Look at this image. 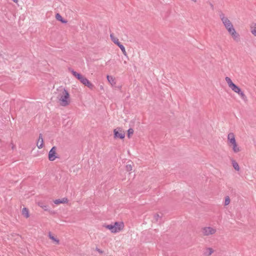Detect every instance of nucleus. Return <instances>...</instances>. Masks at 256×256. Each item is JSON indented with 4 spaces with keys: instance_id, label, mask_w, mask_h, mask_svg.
Here are the masks:
<instances>
[{
    "instance_id": "nucleus-1",
    "label": "nucleus",
    "mask_w": 256,
    "mask_h": 256,
    "mask_svg": "<svg viewBox=\"0 0 256 256\" xmlns=\"http://www.w3.org/2000/svg\"><path fill=\"white\" fill-rule=\"evenodd\" d=\"M220 18L225 28L228 30L229 34L232 36L234 40L236 42L239 41V34L236 32L230 21L227 18L224 16V14H220Z\"/></svg>"
},
{
    "instance_id": "nucleus-2",
    "label": "nucleus",
    "mask_w": 256,
    "mask_h": 256,
    "mask_svg": "<svg viewBox=\"0 0 256 256\" xmlns=\"http://www.w3.org/2000/svg\"><path fill=\"white\" fill-rule=\"evenodd\" d=\"M57 98L62 106H66L70 104V94L68 90L64 88L60 90Z\"/></svg>"
},
{
    "instance_id": "nucleus-3",
    "label": "nucleus",
    "mask_w": 256,
    "mask_h": 256,
    "mask_svg": "<svg viewBox=\"0 0 256 256\" xmlns=\"http://www.w3.org/2000/svg\"><path fill=\"white\" fill-rule=\"evenodd\" d=\"M71 72L73 76H74L78 80H80V82L82 83L84 85L87 86L92 90L94 89V85L91 83L90 81L85 76L74 70H71Z\"/></svg>"
},
{
    "instance_id": "nucleus-4",
    "label": "nucleus",
    "mask_w": 256,
    "mask_h": 256,
    "mask_svg": "<svg viewBox=\"0 0 256 256\" xmlns=\"http://www.w3.org/2000/svg\"><path fill=\"white\" fill-rule=\"evenodd\" d=\"M105 227L110 230L112 232L116 233L120 232L124 228V224L122 222H115L114 224H107Z\"/></svg>"
},
{
    "instance_id": "nucleus-5",
    "label": "nucleus",
    "mask_w": 256,
    "mask_h": 256,
    "mask_svg": "<svg viewBox=\"0 0 256 256\" xmlns=\"http://www.w3.org/2000/svg\"><path fill=\"white\" fill-rule=\"evenodd\" d=\"M114 138L123 139L125 136L124 131L120 128H117L114 130Z\"/></svg>"
},
{
    "instance_id": "nucleus-6",
    "label": "nucleus",
    "mask_w": 256,
    "mask_h": 256,
    "mask_svg": "<svg viewBox=\"0 0 256 256\" xmlns=\"http://www.w3.org/2000/svg\"><path fill=\"white\" fill-rule=\"evenodd\" d=\"M202 232L204 236H208L216 233V230L212 227H204L202 228Z\"/></svg>"
},
{
    "instance_id": "nucleus-7",
    "label": "nucleus",
    "mask_w": 256,
    "mask_h": 256,
    "mask_svg": "<svg viewBox=\"0 0 256 256\" xmlns=\"http://www.w3.org/2000/svg\"><path fill=\"white\" fill-rule=\"evenodd\" d=\"M234 92L237 93L241 98L242 100L244 101H247V97L244 93L242 91L241 89L238 86L236 85L234 87V88L232 90Z\"/></svg>"
},
{
    "instance_id": "nucleus-8",
    "label": "nucleus",
    "mask_w": 256,
    "mask_h": 256,
    "mask_svg": "<svg viewBox=\"0 0 256 256\" xmlns=\"http://www.w3.org/2000/svg\"><path fill=\"white\" fill-rule=\"evenodd\" d=\"M56 147L53 146L48 152V159L50 161H54L56 158Z\"/></svg>"
},
{
    "instance_id": "nucleus-9",
    "label": "nucleus",
    "mask_w": 256,
    "mask_h": 256,
    "mask_svg": "<svg viewBox=\"0 0 256 256\" xmlns=\"http://www.w3.org/2000/svg\"><path fill=\"white\" fill-rule=\"evenodd\" d=\"M228 140L230 144H234L236 142L235 136L234 133L230 132L228 134Z\"/></svg>"
},
{
    "instance_id": "nucleus-10",
    "label": "nucleus",
    "mask_w": 256,
    "mask_h": 256,
    "mask_svg": "<svg viewBox=\"0 0 256 256\" xmlns=\"http://www.w3.org/2000/svg\"><path fill=\"white\" fill-rule=\"evenodd\" d=\"M37 146L38 148H41L44 146V140L42 138V134H39L38 140L37 142Z\"/></svg>"
},
{
    "instance_id": "nucleus-11",
    "label": "nucleus",
    "mask_w": 256,
    "mask_h": 256,
    "mask_svg": "<svg viewBox=\"0 0 256 256\" xmlns=\"http://www.w3.org/2000/svg\"><path fill=\"white\" fill-rule=\"evenodd\" d=\"M110 38L112 42L116 44L118 46L121 44L120 42H119L118 39L117 38H116L114 36L113 33L110 34Z\"/></svg>"
},
{
    "instance_id": "nucleus-12",
    "label": "nucleus",
    "mask_w": 256,
    "mask_h": 256,
    "mask_svg": "<svg viewBox=\"0 0 256 256\" xmlns=\"http://www.w3.org/2000/svg\"><path fill=\"white\" fill-rule=\"evenodd\" d=\"M225 80L226 82L228 83V86L232 90V88H234V87L236 86V84H235L232 82V80H231V79L229 77H228V76L226 77L225 78Z\"/></svg>"
},
{
    "instance_id": "nucleus-13",
    "label": "nucleus",
    "mask_w": 256,
    "mask_h": 256,
    "mask_svg": "<svg viewBox=\"0 0 256 256\" xmlns=\"http://www.w3.org/2000/svg\"><path fill=\"white\" fill-rule=\"evenodd\" d=\"M68 201V199L66 198H63L62 199H58L54 201V203L56 204H64L67 202Z\"/></svg>"
},
{
    "instance_id": "nucleus-14",
    "label": "nucleus",
    "mask_w": 256,
    "mask_h": 256,
    "mask_svg": "<svg viewBox=\"0 0 256 256\" xmlns=\"http://www.w3.org/2000/svg\"><path fill=\"white\" fill-rule=\"evenodd\" d=\"M214 252L212 248H208L206 249V251L204 252V256H210Z\"/></svg>"
},
{
    "instance_id": "nucleus-15",
    "label": "nucleus",
    "mask_w": 256,
    "mask_h": 256,
    "mask_svg": "<svg viewBox=\"0 0 256 256\" xmlns=\"http://www.w3.org/2000/svg\"><path fill=\"white\" fill-rule=\"evenodd\" d=\"M56 19L58 20V21H60V22H62V23L63 24H66L67 22V21L66 20H64L62 16H61V15L58 14V13H57L56 15Z\"/></svg>"
},
{
    "instance_id": "nucleus-16",
    "label": "nucleus",
    "mask_w": 256,
    "mask_h": 256,
    "mask_svg": "<svg viewBox=\"0 0 256 256\" xmlns=\"http://www.w3.org/2000/svg\"><path fill=\"white\" fill-rule=\"evenodd\" d=\"M22 214L26 218H28L30 216L28 208H24L22 210Z\"/></svg>"
},
{
    "instance_id": "nucleus-17",
    "label": "nucleus",
    "mask_w": 256,
    "mask_h": 256,
    "mask_svg": "<svg viewBox=\"0 0 256 256\" xmlns=\"http://www.w3.org/2000/svg\"><path fill=\"white\" fill-rule=\"evenodd\" d=\"M231 144L232 146V150L234 152L236 153L240 151V148L238 146L236 142L234 144Z\"/></svg>"
},
{
    "instance_id": "nucleus-18",
    "label": "nucleus",
    "mask_w": 256,
    "mask_h": 256,
    "mask_svg": "<svg viewBox=\"0 0 256 256\" xmlns=\"http://www.w3.org/2000/svg\"><path fill=\"white\" fill-rule=\"evenodd\" d=\"M250 28H251V32L254 36H256V23H252L251 24Z\"/></svg>"
},
{
    "instance_id": "nucleus-19",
    "label": "nucleus",
    "mask_w": 256,
    "mask_h": 256,
    "mask_svg": "<svg viewBox=\"0 0 256 256\" xmlns=\"http://www.w3.org/2000/svg\"><path fill=\"white\" fill-rule=\"evenodd\" d=\"M48 237L50 239L56 242V244H60L59 240L55 238L51 234L50 232L48 233Z\"/></svg>"
},
{
    "instance_id": "nucleus-20",
    "label": "nucleus",
    "mask_w": 256,
    "mask_h": 256,
    "mask_svg": "<svg viewBox=\"0 0 256 256\" xmlns=\"http://www.w3.org/2000/svg\"><path fill=\"white\" fill-rule=\"evenodd\" d=\"M232 166L234 167V168L236 170H240V167H239V166H238V164L237 162H236L235 160H232Z\"/></svg>"
},
{
    "instance_id": "nucleus-21",
    "label": "nucleus",
    "mask_w": 256,
    "mask_h": 256,
    "mask_svg": "<svg viewBox=\"0 0 256 256\" xmlns=\"http://www.w3.org/2000/svg\"><path fill=\"white\" fill-rule=\"evenodd\" d=\"M38 206L41 207L42 208H43L44 210L46 211L48 210V206L45 204L43 202H38Z\"/></svg>"
},
{
    "instance_id": "nucleus-22",
    "label": "nucleus",
    "mask_w": 256,
    "mask_h": 256,
    "mask_svg": "<svg viewBox=\"0 0 256 256\" xmlns=\"http://www.w3.org/2000/svg\"><path fill=\"white\" fill-rule=\"evenodd\" d=\"M162 214H160V215L158 214H155L154 216V219L156 222H158V218H162Z\"/></svg>"
},
{
    "instance_id": "nucleus-23",
    "label": "nucleus",
    "mask_w": 256,
    "mask_h": 256,
    "mask_svg": "<svg viewBox=\"0 0 256 256\" xmlns=\"http://www.w3.org/2000/svg\"><path fill=\"white\" fill-rule=\"evenodd\" d=\"M118 47L120 48L121 50L122 51V54L126 56H127V54H126V50H125V48L124 47V46L122 45V44H120Z\"/></svg>"
},
{
    "instance_id": "nucleus-24",
    "label": "nucleus",
    "mask_w": 256,
    "mask_h": 256,
    "mask_svg": "<svg viewBox=\"0 0 256 256\" xmlns=\"http://www.w3.org/2000/svg\"><path fill=\"white\" fill-rule=\"evenodd\" d=\"M107 79L112 84L113 83H115L114 79L113 78L112 76H107Z\"/></svg>"
},
{
    "instance_id": "nucleus-25",
    "label": "nucleus",
    "mask_w": 256,
    "mask_h": 256,
    "mask_svg": "<svg viewBox=\"0 0 256 256\" xmlns=\"http://www.w3.org/2000/svg\"><path fill=\"white\" fill-rule=\"evenodd\" d=\"M134 130L132 128H130L128 130V137L130 138L131 136L134 134Z\"/></svg>"
},
{
    "instance_id": "nucleus-26",
    "label": "nucleus",
    "mask_w": 256,
    "mask_h": 256,
    "mask_svg": "<svg viewBox=\"0 0 256 256\" xmlns=\"http://www.w3.org/2000/svg\"><path fill=\"white\" fill-rule=\"evenodd\" d=\"M230 198L228 196L226 198V200H225V202H224V205L225 206H228V204H230Z\"/></svg>"
},
{
    "instance_id": "nucleus-27",
    "label": "nucleus",
    "mask_w": 256,
    "mask_h": 256,
    "mask_svg": "<svg viewBox=\"0 0 256 256\" xmlns=\"http://www.w3.org/2000/svg\"><path fill=\"white\" fill-rule=\"evenodd\" d=\"M127 171H131L132 170V166L130 164H127L126 166Z\"/></svg>"
},
{
    "instance_id": "nucleus-28",
    "label": "nucleus",
    "mask_w": 256,
    "mask_h": 256,
    "mask_svg": "<svg viewBox=\"0 0 256 256\" xmlns=\"http://www.w3.org/2000/svg\"><path fill=\"white\" fill-rule=\"evenodd\" d=\"M96 250L97 252H98L100 254H103V252H103L102 250H101L100 249V248H96Z\"/></svg>"
},
{
    "instance_id": "nucleus-29",
    "label": "nucleus",
    "mask_w": 256,
    "mask_h": 256,
    "mask_svg": "<svg viewBox=\"0 0 256 256\" xmlns=\"http://www.w3.org/2000/svg\"><path fill=\"white\" fill-rule=\"evenodd\" d=\"M192 1L194 2H196V0H192Z\"/></svg>"
}]
</instances>
